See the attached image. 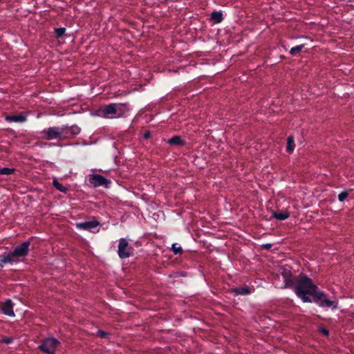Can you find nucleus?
Returning a JSON list of instances; mask_svg holds the SVG:
<instances>
[{"label": "nucleus", "instance_id": "8", "mask_svg": "<svg viewBox=\"0 0 354 354\" xmlns=\"http://www.w3.org/2000/svg\"><path fill=\"white\" fill-rule=\"evenodd\" d=\"M100 115L104 118H118L117 109L115 103H111L102 106L99 110Z\"/></svg>", "mask_w": 354, "mask_h": 354}, {"label": "nucleus", "instance_id": "27", "mask_svg": "<svg viewBox=\"0 0 354 354\" xmlns=\"http://www.w3.org/2000/svg\"><path fill=\"white\" fill-rule=\"evenodd\" d=\"M1 342L6 344H10L13 342V338L11 337L5 336L2 337Z\"/></svg>", "mask_w": 354, "mask_h": 354}, {"label": "nucleus", "instance_id": "21", "mask_svg": "<svg viewBox=\"0 0 354 354\" xmlns=\"http://www.w3.org/2000/svg\"><path fill=\"white\" fill-rule=\"evenodd\" d=\"M53 185L57 190L62 193H66L68 192V188L63 186L61 183H59L57 179H54L53 180Z\"/></svg>", "mask_w": 354, "mask_h": 354}, {"label": "nucleus", "instance_id": "30", "mask_svg": "<svg viewBox=\"0 0 354 354\" xmlns=\"http://www.w3.org/2000/svg\"><path fill=\"white\" fill-rule=\"evenodd\" d=\"M151 131H146L143 133V138L145 139V140H147V139H149L151 137Z\"/></svg>", "mask_w": 354, "mask_h": 354}, {"label": "nucleus", "instance_id": "13", "mask_svg": "<svg viewBox=\"0 0 354 354\" xmlns=\"http://www.w3.org/2000/svg\"><path fill=\"white\" fill-rule=\"evenodd\" d=\"M231 292L234 294V295H248L252 293V289L248 286H244L243 287H236L231 289Z\"/></svg>", "mask_w": 354, "mask_h": 354}, {"label": "nucleus", "instance_id": "28", "mask_svg": "<svg viewBox=\"0 0 354 354\" xmlns=\"http://www.w3.org/2000/svg\"><path fill=\"white\" fill-rule=\"evenodd\" d=\"M97 335L102 338H106L109 335V333L102 330H98L97 332Z\"/></svg>", "mask_w": 354, "mask_h": 354}, {"label": "nucleus", "instance_id": "11", "mask_svg": "<svg viewBox=\"0 0 354 354\" xmlns=\"http://www.w3.org/2000/svg\"><path fill=\"white\" fill-rule=\"evenodd\" d=\"M14 304L11 299H7L6 301L1 304V312L9 317H14L15 313L13 311Z\"/></svg>", "mask_w": 354, "mask_h": 354}, {"label": "nucleus", "instance_id": "23", "mask_svg": "<svg viewBox=\"0 0 354 354\" xmlns=\"http://www.w3.org/2000/svg\"><path fill=\"white\" fill-rule=\"evenodd\" d=\"M15 171V169L8 168V167H2L0 168V175H11L14 174Z\"/></svg>", "mask_w": 354, "mask_h": 354}, {"label": "nucleus", "instance_id": "15", "mask_svg": "<svg viewBox=\"0 0 354 354\" xmlns=\"http://www.w3.org/2000/svg\"><path fill=\"white\" fill-rule=\"evenodd\" d=\"M167 143L174 146H184L186 142L179 136H174L168 140Z\"/></svg>", "mask_w": 354, "mask_h": 354}, {"label": "nucleus", "instance_id": "20", "mask_svg": "<svg viewBox=\"0 0 354 354\" xmlns=\"http://www.w3.org/2000/svg\"><path fill=\"white\" fill-rule=\"evenodd\" d=\"M210 19L216 24L221 23L223 19L222 12L220 11L212 12L211 14Z\"/></svg>", "mask_w": 354, "mask_h": 354}, {"label": "nucleus", "instance_id": "6", "mask_svg": "<svg viewBox=\"0 0 354 354\" xmlns=\"http://www.w3.org/2000/svg\"><path fill=\"white\" fill-rule=\"evenodd\" d=\"M133 248L129 245L128 241L122 238L119 240L118 254L120 258H129L133 253Z\"/></svg>", "mask_w": 354, "mask_h": 354}, {"label": "nucleus", "instance_id": "10", "mask_svg": "<svg viewBox=\"0 0 354 354\" xmlns=\"http://www.w3.org/2000/svg\"><path fill=\"white\" fill-rule=\"evenodd\" d=\"M89 181L91 184L93 185V187L107 185V184L110 183V180L99 174H94L91 176Z\"/></svg>", "mask_w": 354, "mask_h": 354}, {"label": "nucleus", "instance_id": "31", "mask_svg": "<svg viewBox=\"0 0 354 354\" xmlns=\"http://www.w3.org/2000/svg\"><path fill=\"white\" fill-rule=\"evenodd\" d=\"M264 248L266 249H270L271 248V245L270 244H266L263 246Z\"/></svg>", "mask_w": 354, "mask_h": 354}, {"label": "nucleus", "instance_id": "14", "mask_svg": "<svg viewBox=\"0 0 354 354\" xmlns=\"http://www.w3.org/2000/svg\"><path fill=\"white\" fill-rule=\"evenodd\" d=\"M5 120L8 122H24L27 120V118L21 114L8 115L5 117Z\"/></svg>", "mask_w": 354, "mask_h": 354}, {"label": "nucleus", "instance_id": "26", "mask_svg": "<svg viewBox=\"0 0 354 354\" xmlns=\"http://www.w3.org/2000/svg\"><path fill=\"white\" fill-rule=\"evenodd\" d=\"M348 196V192L347 191H343L338 195V200L340 202H343Z\"/></svg>", "mask_w": 354, "mask_h": 354}, {"label": "nucleus", "instance_id": "16", "mask_svg": "<svg viewBox=\"0 0 354 354\" xmlns=\"http://www.w3.org/2000/svg\"><path fill=\"white\" fill-rule=\"evenodd\" d=\"M117 109L118 118L122 117L129 111V107L127 104H118L115 103Z\"/></svg>", "mask_w": 354, "mask_h": 354}, {"label": "nucleus", "instance_id": "3", "mask_svg": "<svg viewBox=\"0 0 354 354\" xmlns=\"http://www.w3.org/2000/svg\"><path fill=\"white\" fill-rule=\"evenodd\" d=\"M30 239H32V237H31L28 241H24L20 245L16 246L13 251L10 252L12 257L14 258L16 263L20 262L21 259L28 256L30 251Z\"/></svg>", "mask_w": 354, "mask_h": 354}, {"label": "nucleus", "instance_id": "5", "mask_svg": "<svg viewBox=\"0 0 354 354\" xmlns=\"http://www.w3.org/2000/svg\"><path fill=\"white\" fill-rule=\"evenodd\" d=\"M62 129L60 127H53L44 129L41 131L42 137L47 140L62 139Z\"/></svg>", "mask_w": 354, "mask_h": 354}, {"label": "nucleus", "instance_id": "33", "mask_svg": "<svg viewBox=\"0 0 354 354\" xmlns=\"http://www.w3.org/2000/svg\"><path fill=\"white\" fill-rule=\"evenodd\" d=\"M353 314H354V313H353Z\"/></svg>", "mask_w": 354, "mask_h": 354}, {"label": "nucleus", "instance_id": "1", "mask_svg": "<svg viewBox=\"0 0 354 354\" xmlns=\"http://www.w3.org/2000/svg\"><path fill=\"white\" fill-rule=\"evenodd\" d=\"M296 295L304 303H312V298L318 292L319 288L313 283L312 279L306 274H300L297 276L293 288Z\"/></svg>", "mask_w": 354, "mask_h": 354}, {"label": "nucleus", "instance_id": "19", "mask_svg": "<svg viewBox=\"0 0 354 354\" xmlns=\"http://www.w3.org/2000/svg\"><path fill=\"white\" fill-rule=\"evenodd\" d=\"M295 147V138L292 136H289L287 138L286 151L288 153H292L294 151Z\"/></svg>", "mask_w": 354, "mask_h": 354}, {"label": "nucleus", "instance_id": "12", "mask_svg": "<svg viewBox=\"0 0 354 354\" xmlns=\"http://www.w3.org/2000/svg\"><path fill=\"white\" fill-rule=\"evenodd\" d=\"M100 225V223L97 221H86L77 223L75 226L79 230L91 231L92 229H94Z\"/></svg>", "mask_w": 354, "mask_h": 354}, {"label": "nucleus", "instance_id": "2", "mask_svg": "<svg viewBox=\"0 0 354 354\" xmlns=\"http://www.w3.org/2000/svg\"><path fill=\"white\" fill-rule=\"evenodd\" d=\"M61 345L60 341L55 337H46L41 341L38 349L46 354H55L57 348Z\"/></svg>", "mask_w": 354, "mask_h": 354}, {"label": "nucleus", "instance_id": "18", "mask_svg": "<svg viewBox=\"0 0 354 354\" xmlns=\"http://www.w3.org/2000/svg\"><path fill=\"white\" fill-rule=\"evenodd\" d=\"M272 216L279 221H284L289 218L290 213L288 211L284 212H274Z\"/></svg>", "mask_w": 354, "mask_h": 354}, {"label": "nucleus", "instance_id": "29", "mask_svg": "<svg viewBox=\"0 0 354 354\" xmlns=\"http://www.w3.org/2000/svg\"><path fill=\"white\" fill-rule=\"evenodd\" d=\"M319 332H320L321 333H322V334H323L324 336H326V337H328V336H329V330H327V329H326V328H323V327L320 328V329H319Z\"/></svg>", "mask_w": 354, "mask_h": 354}, {"label": "nucleus", "instance_id": "17", "mask_svg": "<svg viewBox=\"0 0 354 354\" xmlns=\"http://www.w3.org/2000/svg\"><path fill=\"white\" fill-rule=\"evenodd\" d=\"M0 261L1 263H3V264H5V263L12 264L14 263H16L15 260L12 257L11 252H8V253L4 252L3 254L0 255Z\"/></svg>", "mask_w": 354, "mask_h": 354}, {"label": "nucleus", "instance_id": "7", "mask_svg": "<svg viewBox=\"0 0 354 354\" xmlns=\"http://www.w3.org/2000/svg\"><path fill=\"white\" fill-rule=\"evenodd\" d=\"M280 273L283 277L286 288H293L297 277H294L290 269V267H282L280 269Z\"/></svg>", "mask_w": 354, "mask_h": 354}, {"label": "nucleus", "instance_id": "4", "mask_svg": "<svg viewBox=\"0 0 354 354\" xmlns=\"http://www.w3.org/2000/svg\"><path fill=\"white\" fill-rule=\"evenodd\" d=\"M311 299L312 302L315 303L321 308H336L335 302L328 299V295L320 289L318 290L316 295H314V297Z\"/></svg>", "mask_w": 354, "mask_h": 354}, {"label": "nucleus", "instance_id": "24", "mask_svg": "<svg viewBox=\"0 0 354 354\" xmlns=\"http://www.w3.org/2000/svg\"><path fill=\"white\" fill-rule=\"evenodd\" d=\"M65 32H66L65 28H55V37L57 39L62 37L64 36V35L65 34Z\"/></svg>", "mask_w": 354, "mask_h": 354}, {"label": "nucleus", "instance_id": "25", "mask_svg": "<svg viewBox=\"0 0 354 354\" xmlns=\"http://www.w3.org/2000/svg\"><path fill=\"white\" fill-rule=\"evenodd\" d=\"M171 250L173 251L174 254H181L183 252V249L181 246L178 243H174L172 245Z\"/></svg>", "mask_w": 354, "mask_h": 354}, {"label": "nucleus", "instance_id": "9", "mask_svg": "<svg viewBox=\"0 0 354 354\" xmlns=\"http://www.w3.org/2000/svg\"><path fill=\"white\" fill-rule=\"evenodd\" d=\"M62 138H71L76 136L80 133L81 129L76 124L72 126L62 125Z\"/></svg>", "mask_w": 354, "mask_h": 354}, {"label": "nucleus", "instance_id": "22", "mask_svg": "<svg viewBox=\"0 0 354 354\" xmlns=\"http://www.w3.org/2000/svg\"><path fill=\"white\" fill-rule=\"evenodd\" d=\"M304 48V44H301V45H298L295 47H292L290 50V54L292 56H296L301 53V51L303 50Z\"/></svg>", "mask_w": 354, "mask_h": 354}, {"label": "nucleus", "instance_id": "32", "mask_svg": "<svg viewBox=\"0 0 354 354\" xmlns=\"http://www.w3.org/2000/svg\"><path fill=\"white\" fill-rule=\"evenodd\" d=\"M3 267V263L0 261V268H2Z\"/></svg>", "mask_w": 354, "mask_h": 354}]
</instances>
